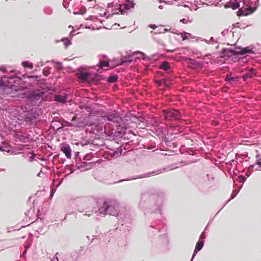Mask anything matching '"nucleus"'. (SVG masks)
<instances>
[{"instance_id":"1","label":"nucleus","mask_w":261,"mask_h":261,"mask_svg":"<svg viewBox=\"0 0 261 261\" xmlns=\"http://www.w3.org/2000/svg\"><path fill=\"white\" fill-rule=\"evenodd\" d=\"M258 0H230L227 2L225 8H231L233 10L239 9L242 15H247L253 12L257 7Z\"/></svg>"},{"instance_id":"2","label":"nucleus","mask_w":261,"mask_h":261,"mask_svg":"<svg viewBox=\"0 0 261 261\" xmlns=\"http://www.w3.org/2000/svg\"><path fill=\"white\" fill-rule=\"evenodd\" d=\"M163 114L165 118L168 120H178L180 117V113L176 110H164Z\"/></svg>"},{"instance_id":"3","label":"nucleus","mask_w":261,"mask_h":261,"mask_svg":"<svg viewBox=\"0 0 261 261\" xmlns=\"http://www.w3.org/2000/svg\"><path fill=\"white\" fill-rule=\"evenodd\" d=\"M8 77L4 76L0 81V95L9 93V90L11 89L9 85L7 83Z\"/></svg>"},{"instance_id":"4","label":"nucleus","mask_w":261,"mask_h":261,"mask_svg":"<svg viewBox=\"0 0 261 261\" xmlns=\"http://www.w3.org/2000/svg\"><path fill=\"white\" fill-rule=\"evenodd\" d=\"M61 150L65 154L68 159H70L71 156V149L70 146L67 144H62L60 145Z\"/></svg>"},{"instance_id":"5","label":"nucleus","mask_w":261,"mask_h":261,"mask_svg":"<svg viewBox=\"0 0 261 261\" xmlns=\"http://www.w3.org/2000/svg\"><path fill=\"white\" fill-rule=\"evenodd\" d=\"M108 208H109V202H104L102 205L98 208L97 212H96V213H97L98 215L104 216L107 214Z\"/></svg>"},{"instance_id":"6","label":"nucleus","mask_w":261,"mask_h":261,"mask_svg":"<svg viewBox=\"0 0 261 261\" xmlns=\"http://www.w3.org/2000/svg\"><path fill=\"white\" fill-rule=\"evenodd\" d=\"M118 206L114 203L109 202V208H108L107 214L113 216L118 215Z\"/></svg>"},{"instance_id":"7","label":"nucleus","mask_w":261,"mask_h":261,"mask_svg":"<svg viewBox=\"0 0 261 261\" xmlns=\"http://www.w3.org/2000/svg\"><path fill=\"white\" fill-rule=\"evenodd\" d=\"M90 74L88 72H81L79 74V77L82 81L87 82L89 81Z\"/></svg>"},{"instance_id":"8","label":"nucleus","mask_w":261,"mask_h":261,"mask_svg":"<svg viewBox=\"0 0 261 261\" xmlns=\"http://www.w3.org/2000/svg\"><path fill=\"white\" fill-rule=\"evenodd\" d=\"M203 241H199L197 244H196V248H195V250L194 252V254L193 255V256H192V259H193V258H194V256L196 255V254L197 253V251L200 250L203 246Z\"/></svg>"},{"instance_id":"9","label":"nucleus","mask_w":261,"mask_h":261,"mask_svg":"<svg viewBox=\"0 0 261 261\" xmlns=\"http://www.w3.org/2000/svg\"><path fill=\"white\" fill-rule=\"evenodd\" d=\"M55 100L60 102H65L66 100V95L64 93L57 95L55 96Z\"/></svg>"},{"instance_id":"10","label":"nucleus","mask_w":261,"mask_h":261,"mask_svg":"<svg viewBox=\"0 0 261 261\" xmlns=\"http://www.w3.org/2000/svg\"><path fill=\"white\" fill-rule=\"evenodd\" d=\"M248 53H252V51L251 49H249L248 48H244L241 49V51H236L235 54H240L243 55Z\"/></svg>"},{"instance_id":"11","label":"nucleus","mask_w":261,"mask_h":261,"mask_svg":"<svg viewBox=\"0 0 261 261\" xmlns=\"http://www.w3.org/2000/svg\"><path fill=\"white\" fill-rule=\"evenodd\" d=\"M160 68L167 71L170 69V65L167 62H164L161 65Z\"/></svg>"},{"instance_id":"12","label":"nucleus","mask_w":261,"mask_h":261,"mask_svg":"<svg viewBox=\"0 0 261 261\" xmlns=\"http://www.w3.org/2000/svg\"><path fill=\"white\" fill-rule=\"evenodd\" d=\"M161 173V171L159 170H158L156 171H153L150 173H146L144 175L141 176L140 177V178H143V177H149L150 176L153 175L154 174H158Z\"/></svg>"},{"instance_id":"13","label":"nucleus","mask_w":261,"mask_h":261,"mask_svg":"<svg viewBox=\"0 0 261 261\" xmlns=\"http://www.w3.org/2000/svg\"><path fill=\"white\" fill-rule=\"evenodd\" d=\"M253 74H255L254 70L251 68L249 72L244 75L243 77L245 79L246 78L251 77Z\"/></svg>"},{"instance_id":"14","label":"nucleus","mask_w":261,"mask_h":261,"mask_svg":"<svg viewBox=\"0 0 261 261\" xmlns=\"http://www.w3.org/2000/svg\"><path fill=\"white\" fill-rule=\"evenodd\" d=\"M22 65L25 68L28 67V68H29L30 69H32L33 67V64L31 63H29V62H28L27 61L23 62L22 63Z\"/></svg>"},{"instance_id":"15","label":"nucleus","mask_w":261,"mask_h":261,"mask_svg":"<svg viewBox=\"0 0 261 261\" xmlns=\"http://www.w3.org/2000/svg\"><path fill=\"white\" fill-rule=\"evenodd\" d=\"M118 79V76L117 75H113L111 76H110L108 79L107 81L110 83H112L115 82L117 81Z\"/></svg>"},{"instance_id":"16","label":"nucleus","mask_w":261,"mask_h":261,"mask_svg":"<svg viewBox=\"0 0 261 261\" xmlns=\"http://www.w3.org/2000/svg\"><path fill=\"white\" fill-rule=\"evenodd\" d=\"M109 65V63L107 61H100L99 62V66L100 68H103L105 67H108Z\"/></svg>"},{"instance_id":"17","label":"nucleus","mask_w":261,"mask_h":261,"mask_svg":"<svg viewBox=\"0 0 261 261\" xmlns=\"http://www.w3.org/2000/svg\"><path fill=\"white\" fill-rule=\"evenodd\" d=\"M226 80L227 81H237L238 80L237 76L231 77L230 75H227L226 77Z\"/></svg>"},{"instance_id":"18","label":"nucleus","mask_w":261,"mask_h":261,"mask_svg":"<svg viewBox=\"0 0 261 261\" xmlns=\"http://www.w3.org/2000/svg\"><path fill=\"white\" fill-rule=\"evenodd\" d=\"M133 60V58L131 56H129L128 57V59L126 60H122V61H121V64L122 63H127V62H131Z\"/></svg>"},{"instance_id":"19","label":"nucleus","mask_w":261,"mask_h":261,"mask_svg":"<svg viewBox=\"0 0 261 261\" xmlns=\"http://www.w3.org/2000/svg\"><path fill=\"white\" fill-rule=\"evenodd\" d=\"M62 41L64 42V45L66 47H67L68 45L71 44V42L67 39H63Z\"/></svg>"},{"instance_id":"20","label":"nucleus","mask_w":261,"mask_h":261,"mask_svg":"<svg viewBox=\"0 0 261 261\" xmlns=\"http://www.w3.org/2000/svg\"><path fill=\"white\" fill-rule=\"evenodd\" d=\"M167 31H168V30L167 29L163 28V27H161L159 29L158 33H164L166 32Z\"/></svg>"},{"instance_id":"21","label":"nucleus","mask_w":261,"mask_h":261,"mask_svg":"<svg viewBox=\"0 0 261 261\" xmlns=\"http://www.w3.org/2000/svg\"><path fill=\"white\" fill-rule=\"evenodd\" d=\"M256 165L257 167L256 168V169L258 170H261V162H258L256 163Z\"/></svg>"},{"instance_id":"22","label":"nucleus","mask_w":261,"mask_h":261,"mask_svg":"<svg viewBox=\"0 0 261 261\" xmlns=\"http://www.w3.org/2000/svg\"><path fill=\"white\" fill-rule=\"evenodd\" d=\"M180 21L182 22L183 23H185V24H187L189 22H191V21H189V20H188L187 19H185V18H183L182 19H180Z\"/></svg>"},{"instance_id":"23","label":"nucleus","mask_w":261,"mask_h":261,"mask_svg":"<svg viewBox=\"0 0 261 261\" xmlns=\"http://www.w3.org/2000/svg\"><path fill=\"white\" fill-rule=\"evenodd\" d=\"M35 155H36L35 154L32 153V155L29 158V161L30 162H32L34 160Z\"/></svg>"},{"instance_id":"24","label":"nucleus","mask_w":261,"mask_h":261,"mask_svg":"<svg viewBox=\"0 0 261 261\" xmlns=\"http://www.w3.org/2000/svg\"><path fill=\"white\" fill-rule=\"evenodd\" d=\"M239 180L241 182H244L245 180H246V178L243 176H239Z\"/></svg>"},{"instance_id":"25","label":"nucleus","mask_w":261,"mask_h":261,"mask_svg":"<svg viewBox=\"0 0 261 261\" xmlns=\"http://www.w3.org/2000/svg\"><path fill=\"white\" fill-rule=\"evenodd\" d=\"M85 126V123L83 122H81L79 123L78 125H77V126L81 127H84Z\"/></svg>"},{"instance_id":"26","label":"nucleus","mask_w":261,"mask_h":261,"mask_svg":"<svg viewBox=\"0 0 261 261\" xmlns=\"http://www.w3.org/2000/svg\"><path fill=\"white\" fill-rule=\"evenodd\" d=\"M239 192V190H235L234 191V193L233 194V195L231 197V199H233L234 197H236V196L238 194Z\"/></svg>"},{"instance_id":"27","label":"nucleus","mask_w":261,"mask_h":261,"mask_svg":"<svg viewBox=\"0 0 261 261\" xmlns=\"http://www.w3.org/2000/svg\"><path fill=\"white\" fill-rule=\"evenodd\" d=\"M149 27L153 29H154L157 28V27L155 24H150Z\"/></svg>"},{"instance_id":"28","label":"nucleus","mask_w":261,"mask_h":261,"mask_svg":"<svg viewBox=\"0 0 261 261\" xmlns=\"http://www.w3.org/2000/svg\"><path fill=\"white\" fill-rule=\"evenodd\" d=\"M200 238L201 239H203L205 238L204 232H203L202 233V234L200 236Z\"/></svg>"},{"instance_id":"29","label":"nucleus","mask_w":261,"mask_h":261,"mask_svg":"<svg viewBox=\"0 0 261 261\" xmlns=\"http://www.w3.org/2000/svg\"><path fill=\"white\" fill-rule=\"evenodd\" d=\"M58 254V253H56V256H57ZM52 261H58V258L57 256H56V258H54L52 259Z\"/></svg>"},{"instance_id":"30","label":"nucleus","mask_w":261,"mask_h":261,"mask_svg":"<svg viewBox=\"0 0 261 261\" xmlns=\"http://www.w3.org/2000/svg\"><path fill=\"white\" fill-rule=\"evenodd\" d=\"M1 70H2L4 72H6V69L5 67H1Z\"/></svg>"},{"instance_id":"31","label":"nucleus","mask_w":261,"mask_h":261,"mask_svg":"<svg viewBox=\"0 0 261 261\" xmlns=\"http://www.w3.org/2000/svg\"><path fill=\"white\" fill-rule=\"evenodd\" d=\"M0 150H2V151H7V152H9V150H7V149H3V147H2L0 148Z\"/></svg>"},{"instance_id":"32","label":"nucleus","mask_w":261,"mask_h":261,"mask_svg":"<svg viewBox=\"0 0 261 261\" xmlns=\"http://www.w3.org/2000/svg\"><path fill=\"white\" fill-rule=\"evenodd\" d=\"M212 124L214 125H217L218 124V122H217V121H213Z\"/></svg>"},{"instance_id":"33","label":"nucleus","mask_w":261,"mask_h":261,"mask_svg":"<svg viewBox=\"0 0 261 261\" xmlns=\"http://www.w3.org/2000/svg\"><path fill=\"white\" fill-rule=\"evenodd\" d=\"M182 38H183V40H186V39H187V37L186 36V35H184H184H182Z\"/></svg>"},{"instance_id":"34","label":"nucleus","mask_w":261,"mask_h":261,"mask_svg":"<svg viewBox=\"0 0 261 261\" xmlns=\"http://www.w3.org/2000/svg\"><path fill=\"white\" fill-rule=\"evenodd\" d=\"M159 8L160 9H163V6L162 5H160L159 6Z\"/></svg>"},{"instance_id":"35","label":"nucleus","mask_w":261,"mask_h":261,"mask_svg":"<svg viewBox=\"0 0 261 261\" xmlns=\"http://www.w3.org/2000/svg\"><path fill=\"white\" fill-rule=\"evenodd\" d=\"M119 12H121V14H123L124 11H121V10H120Z\"/></svg>"},{"instance_id":"36","label":"nucleus","mask_w":261,"mask_h":261,"mask_svg":"<svg viewBox=\"0 0 261 261\" xmlns=\"http://www.w3.org/2000/svg\"><path fill=\"white\" fill-rule=\"evenodd\" d=\"M118 12H113L112 13V14H118Z\"/></svg>"},{"instance_id":"37","label":"nucleus","mask_w":261,"mask_h":261,"mask_svg":"<svg viewBox=\"0 0 261 261\" xmlns=\"http://www.w3.org/2000/svg\"><path fill=\"white\" fill-rule=\"evenodd\" d=\"M75 116H74V117H73V118H72V120H75Z\"/></svg>"},{"instance_id":"38","label":"nucleus","mask_w":261,"mask_h":261,"mask_svg":"<svg viewBox=\"0 0 261 261\" xmlns=\"http://www.w3.org/2000/svg\"><path fill=\"white\" fill-rule=\"evenodd\" d=\"M213 40V37H211V40H212V41Z\"/></svg>"},{"instance_id":"39","label":"nucleus","mask_w":261,"mask_h":261,"mask_svg":"<svg viewBox=\"0 0 261 261\" xmlns=\"http://www.w3.org/2000/svg\"><path fill=\"white\" fill-rule=\"evenodd\" d=\"M137 54H141L142 55V53H140V52H138Z\"/></svg>"},{"instance_id":"40","label":"nucleus","mask_w":261,"mask_h":261,"mask_svg":"<svg viewBox=\"0 0 261 261\" xmlns=\"http://www.w3.org/2000/svg\"><path fill=\"white\" fill-rule=\"evenodd\" d=\"M184 6L185 7H187V6H186V5H184Z\"/></svg>"},{"instance_id":"41","label":"nucleus","mask_w":261,"mask_h":261,"mask_svg":"<svg viewBox=\"0 0 261 261\" xmlns=\"http://www.w3.org/2000/svg\"><path fill=\"white\" fill-rule=\"evenodd\" d=\"M177 0H174V1H176Z\"/></svg>"}]
</instances>
